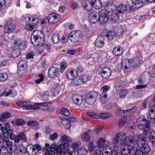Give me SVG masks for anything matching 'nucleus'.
Wrapping results in <instances>:
<instances>
[{
    "mask_svg": "<svg viewBox=\"0 0 155 155\" xmlns=\"http://www.w3.org/2000/svg\"><path fill=\"white\" fill-rule=\"evenodd\" d=\"M137 137L134 136L127 137H123L120 139L121 145H124V147L121 150L123 155H127L130 153L131 151V147L132 146L130 143L134 144L137 140Z\"/></svg>",
    "mask_w": 155,
    "mask_h": 155,
    "instance_id": "f257e3e1",
    "label": "nucleus"
},
{
    "mask_svg": "<svg viewBox=\"0 0 155 155\" xmlns=\"http://www.w3.org/2000/svg\"><path fill=\"white\" fill-rule=\"evenodd\" d=\"M44 38V34L42 31L37 30L34 31L31 37V43L36 47H40L45 42Z\"/></svg>",
    "mask_w": 155,
    "mask_h": 155,
    "instance_id": "f03ea898",
    "label": "nucleus"
},
{
    "mask_svg": "<svg viewBox=\"0 0 155 155\" xmlns=\"http://www.w3.org/2000/svg\"><path fill=\"white\" fill-rule=\"evenodd\" d=\"M69 146V143H66L59 145L53 144L52 147L54 149V150L56 151L57 154L60 155H73L72 153L68 148Z\"/></svg>",
    "mask_w": 155,
    "mask_h": 155,
    "instance_id": "7ed1b4c3",
    "label": "nucleus"
},
{
    "mask_svg": "<svg viewBox=\"0 0 155 155\" xmlns=\"http://www.w3.org/2000/svg\"><path fill=\"white\" fill-rule=\"evenodd\" d=\"M137 128L142 131L143 134L145 136L148 135L150 128V123L149 120H147L145 118L141 120H138L137 121Z\"/></svg>",
    "mask_w": 155,
    "mask_h": 155,
    "instance_id": "20e7f679",
    "label": "nucleus"
},
{
    "mask_svg": "<svg viewBox=\"0 0 155 155\" xmlns=\"http://www.w3.org/2000/svg\"><path fill=\"white\" fill-rule=\"evenodd\" d=\"M137 140L136 141L138 147L140 148L142 155L147 154L150 151V146L145 143L146 138L145 136L137 137Z\"/></svg>",
    "mask_w": 155,
    "mask_h": 155,
    "instance_id": "39448f33",
    "label": "nucleus"
},
{
    "mask_svg": "<svg viewBox=\"0 0 155 155\" xmlns=\"http://www.w3.org/2000/svg\"><path fill=\"white\" fill-rule=\"evenodd\" d=\"M9 132H8L9 136L8 137L11 140H14L15 142L19 143L20 140L24 142H26L27 140V138L26 135L25 133L23 132H19L16 136L13 133L12 130H9Z\"/></svg>",
    "mask_w": 155,
    "mask_h": 155,
    "instance_id": "423d86ee",
    "label": "nucleus"
},
{
    "mask_svg": "<svg viewBox=\"0 0 155 155\" xmlns=\"http://www.w3.org/2000/svg\"><path fill=\"white\" fill-rule=\"evenodd\" d=\"M98 96L97 93L95 91H90L85 95L84 101L89 105H92L96 101Z\"/></svg>",
    "mask_w": 155,
    "mask_h": 155,
    "instance_id": "0eeeda50",
    "label": "nucleus"
},
{
    "mask_svg": "<svg viewBox=\"0 0 155 155\" xmlns=\"http://www.w3.org/2000/svg\"><path fill=\"white\" fill-rule=\"evenodd\" d=\"M39 22V19L36 17H29L28 19V24L25 27L27 31H31L35 28V25Z\"/></svg>",
    "mask_w": 155,
    "mask_h": 155,
    "instance_id": "6e6552de",
    "label": "nucleus"
},
{
    "mask_svg": "<svg viewBox=\"0 0 155 155\" xmlns=\"http://www.w3.org/2000/svg\"><path fill=\"white\" fill-rule=\"evenodd\" d=\"M9 137H5L3 138L5 140V142L3 144H1V148L5 147V145L8 147L9 150L12 153L13 152H15L17 149V146L15 144H13L12 142L9 140Z\"/></svg>",
    "mask_w": 155,
    "mask_h": 155,
    "instance_id": "1a4fd4ad",
    "label": "nucleus"
},
{
    "mask_svg": "<svg viewBox=\"0 0 155 155\" xmlns=\"http://www.w3.org/2000/svg\"><path fill=\"white\" fill-rule=\"evenodd\" d=\"M60 74L59 69L54 67H50L48 70V77L54 78L57 77Z\"/></svg>",
    "mask_w": 155,
    "mask_h": 155,
    "instance_id": "9d476101",
    "label": "nucleus"
},
{
    "mask_svg": "<svg viewBox=\"0 0 155 155\" xmlns=\"http://www.w3.org/2000/svg\"><path fill=\"white\" fill-rule=\"evenodd\" d=\"M107 12L104 11L99 13L98 20L99 22L102 25L106 24L109 20V16L107 14Z\"/></svg>",
    "mask_w": 155,
    "mask_h": 155,
    "instance_id": "9b49d317",
    "label": "nucleus"
},
{
    "mask_svg": "<svg viewBox=\"0 0 155 155\" xmlns=\"http://www.w3.org/2000/svg\"><path fill=\"white\" fill-rule=\"evenodd\" d=\"M66 75L68 79L73 80L77 78L78 74L76 70L69 69L66 71Z\"/></svg>",
    "mask_w": 155,
    "mask_h": 155,
    "instance_id": "f8f14e48",
    "label": "nucleus"
},
{
    "mask_svg": "<svg viewBox=\"0 0 155 155\" xmlns=\"http://www.w3.org/2000/svg\"><path fill=\"white\" fill-rule=\"evenodd\" d=\"M82 8L85 11H91L93 7L95 8L94 5L90 1L85 0L82 3Z\"/></svg>",
    "mask_w": 155,
    "mask_h": 155,
    "instance_id": "ddd939ff",
    "label": "nucleus"
},
{
    "mask_svg": "<svg viewBox=\"0 0 155 155\" xmlns=\"http://www.w3.org/2000/svg\"><path fill=\"white\" fill-rule=\"evenodd\" d=\"M112 71L111 69L107 67L103 68L101 71V75L102 77L105 78H109L111 75Z\"/></svg>",
    "mask_w": 155,
    "mask_h": 155,
    "instance_id": "4468645a",
    "label": "nucleus"
},
{
    "mask_svg": "<svg viewBox=\"0 0 155 155\" xmlns=\"http://www.w3.org/2000/svg\"><path fill=\"white\" fill-rule=\"evenodd\" d=\"M15 25L11 22H8L5 26L4 31L5 33L10 34L15 30Z\"/></svg>",
    "mask_w": 155,
    "mask_h": 155,
    "instance_id": "2eb2a0df",
    "label": "nucleus"
},
{
    "mask_svg": "<svg viewBox=\"0 0 155 155\" xmlns=\"http://www.w3.org/2000/svg\"><path fill=\"white\" fill-rule=\"evenodd\" d=\"M70 40L74 43L78 42L81 38L80 34L74 31H72L70 33Z\"/></svg>",
    "mask_w": 155,
    "mask_h": 155,
    "instance_id": "dca6fc26",
    "label": "nucleus"
},
{
    "mask_svg": "<svg viewBox=\"0 0 155 155\" xmlns=\"http://www.w3.org/2000/svg\"><path fill=\"white\" fill-rule=\"evenodd\" d=\"M104 6L105 9L107 10V12H113L115 10L116 6L112 2L109 1L106 2H105Z\"/></svg>",
    "mask_w": 155,
    "mask_h": 155,
    "instance_id": "f3484780",
    "label": "nucleus"
},
{
    "mask_svg": "<svg viewBox=\"0 0 155 155\" xmlns=\"http://www.w3.org/2000/svg\"><path fill=\"white\" fill-rule=\"evenodd\" d=\"M99 14L95 12H91L89 13V21L92 24H95L97 22L98 18L97 16Z\"/></svg>",
    "mask_w": 155,
    "mask_h": 155,
    "instance_id": "a211bd4d",
    "label": "nucleus"
},
{
    "mask_svg": "<svg viewBox=\"0 0 155 155\" xmlns=\"http://www.w3.org/2000/svg\"><path fill=\"white\" fill-rule=\"evenodd\" d=\"M59 16L54 13L49 15L47 17L48 21L51 23H55L59 20Z\"/></svg>",
    "mask_w": 155,
    "mask_h": 155,
    "instance_id": "6ab92c4d",
    "label": "nucleus"
},
{
    "mask_svg": "<svg viewBox=\"0 0 155 155\" xmlns=\"http://www.w3.org/2000/svg\"><path fill=\"white\" fill-rule=\"evenodd\" d=\"M130 62L129 60L125 59L122 61L121 67L125 72H127L130 70Z\"/></svg>",
    "mask_w": 155,
    "mask_h": 155,
    "instance_id": "aec40b11",
    "label": "nucleus"
},
{
    "mask_svg": "<svg viewBox=\"0 0 155 155\" xmlns=\"http://www.w3.org/2000/svg\"><path fill=\"white\" fill-rule=\"evenodd\" d=\"M5 127L2 126V124L0 123V130H1L2 133L4 134H7V136L8 137L9 134L8 133L9 132V130H12L10 128V126L9 123H5Z\"/></svg>",
    "mask_w": 155,
    "mask_h": 155,
    "instance_id": "412c9836",
    "label": "nucleus"
},
{
    "mask_svg": "<svg viewBox=\"0 0 155 155\" xmlns=\"http://www.w3.org/2000/svg\"><path fill=\"white\" fill-rule=\"evenodd\" d=\"M72 99L74 103L78 105H81L83 101V97L81 95L73 94Z\"/></svg>",
    "mask_w": 155,
    "mask_h": 155,
    "instance_id": "4be33fe9",
    "label": "nucleus"
},
{
    "mask_svg": "<svg viewBox=\"0 0 155 155\" xmlns=\"http://www.w3.org/2000/svg\"><path fill=\"white\" fill-rule=\"evenodd\" d=\"M127 10V6L124 4L121 3L118 5L117 7L116 6L115 10L119 13L122 14L126 11Z\"/></svg>",
    "mask_w": 155,
    "mask_h": 155,
    "instance_id": "5701e85b",
    "label": "nucleus"
},
{
    "mask_svg": "<svg viewBox=\"0 0 155 155\" xmlns=\"http://www.w3.org/2000/svg\"><path fill=\"white\" fill-rule=\"evenodd\" d=\"M104 37L102 36H99L95 41V45L98 48L102 47L104 44Z\"/></svg>",
    "mask_w": 155,
    "mask_h": 155,
    "instance_id": "b1692460",
    "label": "nucleus"
},
{
    "mask_svg": "<svg viewBox=\"0 0 155 155\" xmlns=\"http://www.w3.org/2000/svg\"><path fill=\"white\" fill-rule=\"evenodd\" d=\"M26 150L29 155H35L37 153L35 147L30 145H27Z\"/></svg>",
    "mask_w": 155,
    "mask_h": 155,
    "instance_id": "393cba45",
    "label": "nucleus"
},
{
    "mask_svg": "<svg viewBox=\"0 0 155 155\" xmlns=\"http://www.w3.org/2000/svg\"><path fill=\"white\" fill-rule=\"evenodd\" d=\"M14 45L17 47H18V49L22 50L24 49L27 47V45L25 42L24 41H21L19 40H16L15 41Z\"/></svg>",
    "mask_w": 155,
    "mask_h": 155,
    "instance_id": "a878e982",
    "label": "nucleus"
},
{
    "mask_svg": "<svg viewBox=\"0 0 155 155\" xmlns=\"http://www.w3.org/2000/svg\"><path fill=\"white\" fill-rule=\"evenodd\" d=\"M132 4L135 6L136 9H138L143 6L144 4V0H131Z\"/></svg>",
    "mask_w": 155,
    "mask_h": 155,
    "instance_id": "bb28decb",
    "label": "nucleus"
},
{
    "mask_svg": "<svg viewBox=\"0 0 155 155\" xmlns=\"http://www.w3.org/2000/svg\"><path fill=\"white\" fill-rule=\"evenodd\" d=\"M51 105V104L49 102H45L44 103H35L34 105H32L31 109L33 110L38 109L39 108V106H42L43 107L48 106Z\"/></svg>",
    "mask_w": 155,
    "mask_h": 155,
    "instance_id": "cd10ccee",
    "label": "nucleus"
},
{
    "mask_svg": "<svg viewBox=\"0 0 155 155\" xmlns=\"http://www.w3.org/2000/svg\"><path fill=\"white\" fill-rule=\"evenodd\" d=\"M11 123L14 126H23L25 124V122L22 119H15L11 121Z\"/></svg>",
    "mask_w": 155,
    "mask_h": 155,
    "instance_id": "c85d7f7f",
    "label": "nucleus"
},
{
    "mask_svg": "<svg viewBox=\"0 0 155 155\" xmlns=\"http://www.w3.org/2000/svg\"><path fill=\"white\" fill-rule=\"evenodd\" d=\"M130 150V155H142V151L140 149L133 146L131 147Z\"/></svg>",
    "mask_w": 155,
    "mask_h": 155,
    "instance_id": "c756f323",
    "label": "nucleus"
},
{
    "mask_svg": "<svg viewBox=\"0 0 155 155\" xmlns=\"http://www.w3.org/2000/svg\"><path fill=\"white\" fill-rule=\"evenodd\" d=\"M147 87V85H137L135 89V93L134 94L135 96H137V94L138 96H140V94H141L142 93V91L141 89L143 88H144Z\"/></svg>",
    "mask_w": 155,
    "mask_h": 155,
    "instance_id": "7c9ffc66",
    "label": "nucleus"
},
{
    "mask_svg": "<svg viewBox=\"0 0 155 155\" xmlns=\"http://www.w3.org/2000/svg\"><path fill=\"white\" fill-rule=\"evenodd\" d=\"M123 51L122 48L120 46L114 47L113 50V54L117 56L120 55L122 54Z\"/></svg>",
    "mask_w": 155,
    "mask_h": 155,
    "instance_id": "2f4dec72",
    "label": "nucleus"
},
{
    "mask_svg": "<svg viewBox=\"0 0 155 155\" xmlns=\"http://www.w3.org/2000/svg\"><path fill=\"white\" fill-rule=\"evenodd\" d=\"M20 54L21 52L19 49L14 47L12 49L11 55L12 58H16L19 57Z\"/></svg>",
    "mask_w": 155,
    "mask_h": 155,
    "instance_id": "473e14b6",
    "label": "nucleus"
},
{
    "mask_svg": "<svg viewBox=\"0 0 155 155\" xmlns=\"http://www.w3.org/2000/svg\"><path fill=\"white\" fill-rule=\"evenodd\" d=\"M149 140L153 146H155V132L151 131L149 134Z\"/></svg>",
    "mask_w": 155,
    "mask_h": 155,
    "instance_id": "72a5a7b5",
    "label": "nucleus"
},
{
    "mask_svg": "<svg viewBox=\"0 0 155 155\" xmlns=\"http://www.w3.org/2000/svg\"><path fill=\"white\" fill-rule=\"evenodd\" d=\"M95 7V9H99L102 7V3L100 0H91L90 1Z\"/></svg>",
    "mask_w": 155,
    "mask_h": 155,
    "instance_id": "f704fd0d",
    "label": "nucleus"
},
{
    "mask_svg": "<svg viewBox=\"0 0 155 155\" xmlns=\"http://www.w3.org/2000/svg\"><path fill=\"white\" fill-rule=\"evenodd\" d=\"M137 109V107L135 106L133 108L127 110H125L124 115L131 116L135 112Z\"/></svg>",
    "mask_w": 155,
    "mask_h": 155,
    "instance_id": "c9c22d12",
    "label": "nucleus"
},
{
    "mask_svg": "<svg viewBox=\"0 0 155 155\" xmlns=\"http://www.w3.org/2000/svg\"><path fill=\"white\" fill-rule=\"evenodd\" d=\"M105 140L104 138H100L98 140L97 142L98 147H96L97 148V149H99V148L100 147L101 148L105 147Z\"/></svg>",
    "mask_w": 155,
    "mask_h": 155,
    "instance_id": "e433bc0d",
    "label": "nucleus"
},
{
    "mask_svg": "<svg viewBox=\"0 0 155 155\" xmlns=\"http://www.w3.org/2000/svg\"><path fill=\"white\" fill-rule=\"evenodd\" d=\"M116 35L114 31H110L107 32L106 37L107 39L109 41L112 40Z\"/></svg>",
    "mask_w": 155,
    "mask_h": 155,
    "instance_id": "4c0bfd02",
    "label": "nucleus"
},
{
    "mask_svg": "<svg viewBox=\"0 0 155 155\" xmlns=\"http://www.w3.org/2000/svg\"><path fill=\"white\" fill-rule=\"evenodd\" d=\"M27 71V67L18 68L17 73L20 76L26 74Z\"/></svg>",
    "mask_w": 155,
    "mask_h": 155,
    "instance_id": "58836bf2",
    "label": "nucleus"
},
{
    "mask_svg": "<svg viewBox=\"0 0 155 155\" xmlns=\"http://www.w3.org/2000/svg\"><path fill=\"white\" fill-rule=\"evenodd\" d=\"M149 116L150 118L151 119H155V105H153V106L150 108V111L149 113Z\"/></svg>",
    "mask_w": 155,
    "mask_h": 155,
    "instance_id": "ea45409f",
    "label": "nucleus"
},
{
    "mask_svg": "<svg viewBox=\"0 0 155 155\" xmlns=\"http://www.w3.org/2000/svg\"><path fill=\"white\" fill-rule=\"evenodd\" d=\"M87 150L84 147L81 148L77 150L78 155H87Z\"/></svg>",
    "mask_w": 155,
    "mask_h": 155,
    "instance_id": "a19ab883",
    "label": "nucleus"
},
{
    "mask_svg": "<svg viewBox=\"0 0 155 155\" xmlns=\"http://www.w3.org/2000/svg\"><path fill=\"white\" fill-rule=\"evenodd\" d=\"M114 32L116 35L120 36L123 32V28L121 27H117L115 29Z\"/></svg>",
    "mask_w": 155,
    "mask_h": 155,
    "instance_id": "79ce46f5",
    "label": "nucleus"
},
{
    "mask_svg": "<svg viewBox=\"0 0 155 155\" xmlns=\"http://www.w3.org/2000/svg\"><path fill=\"white\" fill-rule=\"evenodd\" d=\"M11 114L10 113L5 112L1 114V117H0V121H3V120L5 119H7L10 117Z\"/></svg>",
    "mask_w": 155,
    "mask_h": 155,
    "instance_id": "37998d69",
    "label": "nucleus"
},
{
    "mask_svg": "<svg viewBox=\"0 0 155 155\" xmlns=\"http://www.w3.org/2000/svg\"><path fill=\"white\" fill-rule=\"evenodd\" d=\"M119 15L116 13H113L110 16V19L112 21H116L119 19Z\"/></svg>",
    "mask_w": 155,
    "mask_h": 155,
    "instance_id": "c03bdc74",
    "label": "nucleus"
},
{
    "mask_svg": "<svg viewBox=\"0 0 155 155\" xmlns=\"http://www.w3.org/2000/svg\"><path fill=\"white\" fill-rule=\"evenodd\" d=\"M52 40L53 43L56 44L59 41V35L58 33L54 34L52 37Z\"/></svg>",
    "mask_w": 155,
    "mask_h": 155,
    "instance_id": "a18cd8bd",
    "label": "nucleus"
},
{
    "mask_svg": "<svg viewBox=\"0 0 155 155\" xmlns=\"http://www.w3.org/2000/svg\"><path fill=\"white\" fill-rule=\"evenodd\" d=\"M61 139L63 140L61 144L66 143H69V142H71L72 141V140L70 137H69L65 135H63L62 136Z\"/></svg>",
    "mask_w": 155,
    "mask_h": 155,
    "instance_id": "49530a36",
    "label": "nucleus"
},
{
    "mask_svg": "<svg viewBox=\"0 0 155 155\" xmlns=\"http://www.w3.org/2000/svg\"><path fill=\"white\" fill-rule=\"evenodd\" d=\"M120 136H121L120 134H118L116 135L115 137L114 138L113 143L115 144H118L120 143Z\"/></svg>",
    "mask_w": 155,
    "mask_h": 155,
    "instance_id": "de8ad7c7",
    "label": "nucleus"
},
{
    "mask_svg": "<svg viewBox=\"0 0 155 155\" xmlns=\"http://www.w3.org/2000/svg\"><path fill=\"white\" fill-rule=\"evenodd\" d=\"M100 96L101 97L100 99V103L102 104H104L107 101V100L106 99L107 97V94H102L100 95Z\"/></svg>",
    "mask_w": 155,
    "mask_h": 155,
    "instance_id": "09e8293b",
    "label": "nucleus"
},
{
    "mask_svg": "<svg viewBox=\"0 0 155 155\" xmlns=\"http://www.w3.org/2000/svg\"><path fill=\"white\" fill-rule=\"evenodd\" d=\"M70 34H64L61 38L62 42L63 43H65L68 42L69 39L70 40Z\"/></svg>",
    "mask_w": 155,
    "mask_h": 155,
    "instance_id": "8fccbe9b",
    "label": "nucleus"
},
{
    "mask_svg": "<svg viewBox=\"0 0 155 155\" xmlns=\"http://www.w3.org/2000/svg\"><path fill=\"white\" fill-rule=\"evenodd\" d=\"M111 116V114L109 113H102L99 115V117L104 119H107Z\"/></svg>",
    "mask_w": 155,
    "mask_h": 155,
    "instance_id": "3c124183",
    "label": "nucleus"
},
{
    "mask_svg": "<svg viewBox=\"0 0 155 155\" xmlns=\"http://www.w3.org/2000/svg\"><path fill=\"white\" fill-rule=\"evenodd\" d=\"M60 112L61 114L64 115L66 116H69L70 114V113L68 110L65 108L61 109Z\"/></svg>",
    "mask_w": 155,
    "mask_h": 155,
    "instance_id": "603ef678",
    "label": "nucleus"
},
{
    "mask_svg": "<svg viewBox=\"0 0 155 155\" xmlns=\"http://www.w3.org/2000/svg\"><path fill=\"white\" fill-rule=\"evenodd\" d=\"M115 147L111 150V155H123L121 152H118L116 145Z\"/></svg>",
    "mask_w": 155,
    "mask_h": 155,
    "instance_id": "864d4df0",
    "label": "nucleus"
},
{
    "mask_svg": "<svg viewBox=\"0 0 155 155\" xmlns=\"http://www.w3.org/2000/svg\"><path fill=\"white\" fill-rule=\"evenodd\" d=\"M27 67V64L25 61L22 60L19 61L18 64V68Z\"/></svg>",
    "mask_w": 155,
    "mask_h": 155,
    "instance_id": "5fc2aeb1",
    "label": "nucleus"
},
{
    "mask_svg": "<svg viewBox=\"0 0 155 155\" xmlns=\"http://www.w3.org/2000/svg\"><path fill=\"white\" fill-rule=\"evenodd\" d=\"M8 75L6 73L0 72V81L4 82L7 79Z\"/></svg>",
    "mask_w": 155,
    "mask_h": 155,
    "instance_id": "6e6d98bb",
    "label": "nucleus"
},
{
    "mask_svg": "<svg viewBox=\"0 0 155 155\" xmlns=\"http://www.w3.org/2000/svg\"><path fill=\"white\" fill-rule=\"evenodd\" d=\"M39 78L36 79L35 80V82L36 83L39 84L43 80L44 76L41 74H39L38 75Z\"/></svg>",
    "mask_w": 155,
    "mask_h": 155,
    "instance_id": "4d7b16f0",
    "label": "nucleus"
},
{
    "mask_svg": "<svg viewBox=\"0 0 155 155\" xmlns=\"http://www.w3.org/2000/svg\"><path fill=\"white\" fill-rule=\"evenodd\" d=\"M87 114L88 116L94 119L99 118V115L93 112H87Z\"/></svg>",
    "mask_w": 155,
    "mask_h": 155,
    "instance_id": "13d9d810",
    "label": "nucleus"
},
{
    "mask_svg": "<svg viewBox=\"0 0 155 155\" xmlns=\"http://www.w3.org/2000/svg\"><path fill=\"white\" fill-rule=\"evenodd\" d=\"M27 125L29 127L36 126L38 124V121L35 120H30L27 123Z\"/></svg>",
    "mask_w": 155,
    "mask_h": 155,
    "instance_id": "bf43d9fd",
    "label": "nucleus"
},
{
    "mask_svg": "<svg viewBox=\"0 0 155 155\" xmlns=\"http://www.w3.org/2000/svg\"><path fill=\"white\" fill-rule=\"evenodd\" d=\"M80 79H81V82L84 83L88 81L89 80V78L87 74H84L80 77Z\"/></svg>",
    "mask_w": 155,
    "mask_h": 155,
    "instance_id": "052dcab7",
    "label": "nucleus"
},
{
    "mask_svg": "<svg viewBox=\"0 0 155 155\" xmlns=\"http://www.w3.org/2000/svg\"><path fill=\"white\" fill-rule=\"evenodd\" d=\"M55 151H56L54 150L53 149H49L45 152V155H54L55 153Z\"/></svg>",
    "mask_w": 155,
    "mask_h": 155,
    "instance_id": "680f3d73",
    "label": "nucleus"
},
{
    "mask_svg": "<svg viewBox=\"0 0 155 155\" xmlns=\"http://www.w3.org/2000/svg\"><path fill=\"white\" fill-rule=\"evenodd\" d=\"M97 152H98L101 155H111V151L110 152V153L108 151H102L100 149H96Z\"/></svg>",
    "mask_w": 155,
    "mask_h": 155,
    "instance_id": "e2e57ef3",
    "label": "nucleus"
},
{
    "mask_svg": "<svg viewBox=\"0 0 155 155\" xmlns=\"http://www.w3.org/2000/svg\"><path fill=\"white\" fill-rule=\"evenodd\" d=\"M67 67V64L65 62H63L61 63L60 64V71L61 73H62L64 70H65Z\"/></svg>",
    "mask_w": 155,
    "mask_h": 155,
    "instance_id": "0e129e2a",
    "label": "nucleus"
},
{
    "mask_svg": "<svg viewBox=\"0 0 155 155\" xmlns=\"http://www.w3.org/2000/svg\"><path fill=\"white\" fill-rule=\"evenodd\" d=\"M82 139L84 141H88L90 140V137L87 133H84L81 136Z\"/></svg>",
    "mask_w": 155,
    "mask_h": 155,
    "instance_id": "69168bd1",
    "label": "nucleus"
},
{
    "mask_svg": "<svg viewBox=\"0 0 155 155\" xmlns=\"http://www.w3.org/2000/svg\"><path fill=\"white\" fill-rule=\"evenodd\" d=\"M125 110L119 108L115 111L116 114L117 116H122L124 115Z\"/></svg>",
    "mask_w": 155,
    "mask_h": 155,
    "instance_id": "338daca9",
    "label": "nucleus"
},
{
    "mask_svg": "<svg viewBox=\"0 0 155 155\" xmlns=\"http://www.w3.org/2000/svg\"><path fill=\"white\" fill-rule=\"evenodd\" d=\"M152 78H155V66H153L149 72Z\"/></svg>",
    "mask_w": 155,
    "mask_h": 155,
    "instance_id": "774afa93",
    "label": "nucleus"
}]
</instances>
